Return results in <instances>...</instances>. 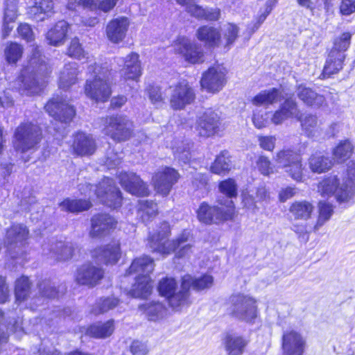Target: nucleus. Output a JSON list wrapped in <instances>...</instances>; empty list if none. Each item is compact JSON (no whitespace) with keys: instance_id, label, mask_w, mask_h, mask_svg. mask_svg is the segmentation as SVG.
<instances>
[{"instance_id":"052dcab7","label":"nucleus","mask_w":355,"mask_h":355,"mask_svg":"<svg viewBox=\"0 0 355 355\" xmlns=\"http://www.w3.org/2000/svg\"><path fill=\"white\" fill-rule=\"evenodd\" d=\"M219 190L227 196L226 200H232V198L236 197L237 195V186L232 179L221 182L219 184ZM222 199L225 200V199Z\"/></svg>"},{"instance_id":"dca6fc26","label":"nucleus","mask_w":355,"mask_h":355,"mask_svg":"<svg viewBox=\"0 0 355 355\" xmlns=\"http://www.w3.org/2000/svg\"><path fill=\"white\" fill-rule=\"evenodd\" d=\"M170 103L175 110L183 109L187 105L191 104L195 99L193 89L185 81L170 87Z\"/></svg>"},{"instance_id":"e2e57ef3","label":"nucleus","mask_w":355,"mask_h":355,"mask_svg":"<svg viewBox=\"0 0 355 355\" xmlns=\"http://www.w3.org/2000/svg\"><path fill=\"white\" fill-rule=\"evenodd\" d=\"M18 4L14 1H6L4 18L6 21H14L16 19L18 14Z\"/></svg>"},{"instance_id":"c756f323","label":"nucleus","mask_w":355,"mask_h":355,"mask_svg":"<svg viewBox=\"0 0 355 355\" xmlns=\"http://www.w3.org/2000/svg\"><path fill=\"white\" fill-rule=\"evenodd\" d=\"M249 340L236 334H228L224 339L225 349L227 355H242Z\"/></svg>"},{"instance_id":"ddd939ff","label":"nucleus","mask_w":355,"mask_h":355,"mask_svg":"<svg viewBox=\"0 0 355 355\" xmlns=\"http://www.w3.org/2000/svg\"><path fill=\"white\" fill-rule=\"evenodd\" d=\"M180 178V175L178 171L166 166L159 169L154 174L152 182L156 192L163 196H166Z\"/></svg>"},{"instance_id":"13d9d810","label":"nucleus","mask_w":355,"mask_h":355,"mask_svg":"<svg viewBox=\"0 0 355 355\" xmlns=\"http://www.w3.org/2000/svg\"><path fill=\"white\" fill-rule=\"evenodd\" d=\"M119 304V300L115 297H106L100 299L94 309L95 314L103 313L112 309Z\"/></svg>"},{"instance_id":"6e6d98bb","label":"nucleus","mask_w":355,"mask_h":355,"mask_svg":"<svg viewBox=\"0 0 355 355\" xmlns=\"http://www.w3.org/2000/svg\"><path fill=\"white\" fill-rule=\"evenodd\" d=\"M239 28L234 24L228 23L223 26L222 32L225 47L232 45L239 36Z\"/></svg>"},{"instance_id":"f257e3e1","label":"nucleus","mask_w":355,"mask_h":355,"mask_svg":"<svg viewBox=\"0 0 355 355\" xmlns=\"http://www.w3.org/2000/svg\"><path fill=\"white\" fill-rule=\"evenodd\" d=\"M89 73L93 79H88L85 86L87 96L96 101H107L111 96L110 81L112 73L108 66L91 65Z\"/></svg>"},{"instance_id":"7ed1b4c3","label":"nucleus","mask_w":355,"mask_h":355,"mask_svg":"<svg viewBox=\"0 0 355 355\" xmlns=\"http://www.w3.org/2000/svg\"><path fill=\"white\" fill-rule=\"evenodd\" d=\"M171 235L170 225L166 222L160 223L149 236V245L154 252L168 255L175 252L182 244L189 240V232L183 231L175 239L168 240Z\"/></svg>"},{"instance_id":"f704fd0d","label":"nucleus","mask_w":355,"mask_h":355,"mask_svg":"<svg viewBox=\"0 0 355 355\" xmlns=\"http://www.w3.org/2000/svg\"><path fill=\"white\" fill-rule=\"evenodd\" d=\"M69 24L65 21H58L46 33V38L49 44L53 46H60L64 42Z\"/></svg>"},{"instance_id":"8fccbe9b","label":"nucleus","mask_w":355,"mask_h":355,"mask_svg":"<svg viewBox=\"0 0 355 355\" xmlns=\"http://www.w3.org/2000/svg\"><path fill=\"white\" fill-rule=\"evenodd\" d=\"M285 173L293 180L303 182L305 167L302 164V158L300 157L293 164L284 168Z\"/></svg>"},{"instance_id":"de8ad7c7","label":"nucleus","mask_w":355,"mask_h":355,"mask_svg":"<svg viewBox=\"0 0 355 355\" xmlns=\"http://www.w3.org/2000/svg\"><path fill=\"white\" fill-rule=\"evenodd\" d=\"M23 54V47L16 42H9L4 49V56L10 64H16Z\"/></svg>"},{"instance_id":"680f3d73","label":"nucleus","mask_w":355,"mask_h":355,"mask_svg":"<svg viewBox=\"0 0 355 355\" xmlns=\"http://www.w3.org/2000/svg\"><path fill=\"white\" fill-rule=\"evenodd\" d=\"M67 53L69 57L78 60L85 57V52L76 37L72 39L70 42Z\"/></svg>"},{"instance_id":"f03ea898","label":"nucleus","mask_w":355,"mask_h":355,"mask_svg":"<svg viewBox=\"0 0 355 355\" xmlns=\"http://www.w3.org/2000/svg\"><path fill=\"white\" fill-rule=\"evenodd\" d=\"M47 73V67L39 51L31 58L28 66L22 71L18 82L19 90L27 95L37 94L42 88V77Z\"/></svg>"},{"instance_id":"79ce46f5","label":"nucleus","mask_w":355,"mask_h":355,"mask_svg":"<svg viewBox=\"0 0 355 355\" xmlns=\"http://www.w3.org/2000/svg\"><path fill=\"white\" fill-rule=\"evenodd\" d=\"M280 92L272 88L264 90L254 97L252 102L254 105H266L277 102L280 99Z\"/></svg>"},{"instance_id":"774afa93","label":"nucleus","mask_w":355,"mask_h":355,"mask_svg":"<svg viewBox=\"0 0 355 355\" xmlns=\"http://www.w3.org/2000/svg\"><path fill=\"white\" fill-rule=\"evenodd\" d=\"M148 97L154 105H159L163 103L164 98L163 97L161 89L157 86H149L148 88Z\"/></svg>"},{"instance_id":"e433bc0d","label":"nucleus","mask_w":355,"mask_h":355,"mask_svg":"<svg viewBox=\"0 0 355 355\" xmlns=\"http://www.w3.org/2000/svg\"><path fill=\"white\" fill-rule=\"evenodd\" d=\"M136 282L130 290L129 293L134 297L145 298L152 291L151 280L149 276L135 277Z\"/></svg>"},{"instance_id":"b1692460","label":"nucleus","mask_w":355,"mask_h":355,"mask_svg":"<svg viewBox=\"0 0 355 355\" xmlns=\"http://www.w3.org/2000/svg\"><path fill=\"white\" fill-rule=\"evenodd\" d=\"M93 257L105 264H115L121 257L119 243L114 241L104 247L96 248L93 252Z\"/></svg>"},{"instance_id":"1a4fd4ad","label":"nucleus","mask_w":355,"mask_h":355,"mask_svg":"<svg viewBox=\"0 0 355 355\" xmlns=\"http://www.w3.org/2000/svg\"><path fill=\"white\" fill-rule=\"evenodd\" d=\"M318 192L324 198L334 196L336 200L341 202H347L350 198L341 180L337 175H329L322 179L318 184Z\"/></svg>"},{"instance_id":"f8f14e48","label":"nucleus","mask_w":355,"mask_h":355,"mask_svg":"<svg viewBox=\"0 0 355 355\" xmlns=\"http://www.w3.org/2000/svg\"><path fill=\"white\" fill-rule=\"evenodd\" d=\"M222 123L219 114L212 109L200 113L196 121V129L200 137H210L221 130Z\"/></svg>"},{"instance_id":"bf43d9fd","label":"nucleus","mask_w":355,"mask_h":355,"mask_svg":"<svg viewBox=\"0 0 355 355\" xmlns=\"http://www.w3.org/2000/svg\"><path fill=\"white\" fill-rule=\"evenodd\" d=\"M256 164L259 172L263 175L269 176L276 173L275 166L271 163L268 157L259 156L256 162Z\"/></svg>"},{"instance_id":"6ab92c4d","label":"nucleus","mask_w":355,"mask_h":355,"mask_svg":"<svg viewBox=\"0 0 355 355\" xmlns=\"http://www.w3.org/2000/svg\"><path fill=\"white\" fill-rule=\"evenodd\" d=\"M130 26L129 19L125 17H119L110 21L105 28L107 38L113 44L122 42Z\"/></svg>"},{"instance_id":"cd10ccee","label":"nucleus","mask_w":355,"mask_h":355,"mask_svg":"<svg viewBox=\"0 0 355 355\" xmlns=\"http://www.w3.org/2000/svg\"><path fill=\"white\" fill-rule=\"evenodd\" d=\"M79 73L78 65L76 62L65 64L59 74V87L67 90L78 82Z\"/></svg>"},{"instance_id":"393cba45","label":"nucleus","mask_w":355,"mask_h":355,"mask_svg":"<svg viewBox=\"0 0 355 355\" xmlns=\"http://www.w3.org/2000/svg\"><path fill=\"white\" fill-rule=\"evenodd\" d=\"M196 36L198 40L209 47H218L223 44L220 31L211 26H202L198 28Z\"/></svg>"},{"instance_id":"4d7b16f0","label":"nucleus","mask_w":355,"mask_h":355,"mask_svg":"<svg viewBox=\"0 0 355 355\" xmlns=\"http://www.w3.org/2000/svg\"><path fill=\"white\" fill-rule=\"evenodd\" d=\"M6 139L3 137V130L0 127V171L6 176L9 175L12 172V164L3 158Z\"/></svg>"},{"instance_id":"603ef678","label":"nucleus","mask_w":355,"mask_h":355,"mask_svg":"<svg viewBox=\"0 0 355 355\" xmlns=\"http://www.w3.org/2000/svg\"><path fill=\"white\" fill-rule=\"evenodd\" d=\"M177 288V282L173 278L166 277L162 279L159 284L158 290L159 293L168 298V304L171 306V298L177 295L179 292L175 293Z\"/></svg>"},{"instance_id":"5701e85b","label":"nucleus","mask_w":355,"mask_h":355,"mask_svg":"<svg viewBox=\"0 0 355 355\" xmlns=\"http://www.w3.org/2000/svg\"><path fill=\"white\" fill-rule=\"evenodd\" d=\"M55 0H34L27 8L29 18L35 21H43L53 14Z\"/></svg>"},{"instance_id":"0e129e2a","label":"nucleus","mask_w":355,"mask_h":355,"mask_svg":"<svg viewBox=\"0 0 355 355\" xmlns=\"http://www.w3.org/2000/svg\"><path fill=\"white\" fill-rule=\"evenodd\" d=\"M352 35L349 33H343L334 42V47L331 51L343 53L346 51L350 44Z\"/></svg>"},{"instance_id":"f3484780","label":"nucleus","mask_w":355,"mask_h":355,"mask_svg":"<svg viewBox=\"0 0 355 355\" xmlns=\"http://www.w3.org/2000/svg\"><path fill=\"white\" fill-rule=\"evenodd\" d=\"M121 63L123 64V68L120 70L121 77L125 81L137 82L142 73L139 55L131 53L125 58H120L118 60V64L121 65Z\"/></svg>"},{"instance_id":"9d476101","label":"nucleus","mask_w":355,"mask_h":355,"mask_svg":"<svg viewBox=\"0 0 355 355\" xmlns=\"http://www.w3.org/2000/svg\"><path fill=\"white\" fill-rule=\"evenodd\" d=\"M89 190H94L97 198L107 206L116 208L121 204L122 198L118 188L114 185L113 180L105 178L98 186L89 184Z\"/></svg>"},{"instance_id":"39448f33","label":"nucleus","mask_w":355,"mask_h":355,"mask_svg":"<svg viewBox=\"0 0 355 355\" xmlns=\"http://www.w3.org/2000/svg\"><path fill=\"white\" fill-rule=\"evenodd\" d=\"M42 139V130L38 125L31 123H21L15 130L12 147L16 153L20 154L35 151Z\"/></svg>"},{"instance_id":"3c124183","label":"nucleus","mask_w":355,"mask_h":355,"mask_svg":"<svg viewBox=\"0 0 355 355\" xmlns=\"http://www.w3.org/2000/svg\"><path fill=\"white\" fill-rule=\"evenodd\" d=\"M60 207L62 210L75 213L87 210L91 207V203L85 200L66 199L60 204Z\"/></svg>"},{"instance_id":"20e7f679","label":"nucleus","mask_w":355,"mask_h":355,"mask_svg":"<svg viewBox=\"0 0 355 355\" xmlns=\"http://www.w3.org/2000/svg\"><path fill=\"white\" fill-rule=\"evenodd\" d=\"M218 202L221 207L212 206L206 202L200 204L196 210L200 222L206 225L218 224L234 218L235 207L232 200L218 199Z\"/></svg>"},{"instance_id":"bb28decb","label":"nucleus","mask_w":355,"mask_h":355,"mask_svg":"<svg viewBox=\"0 0 355 355\" xmlns=\"http://www.w3.org/2000/svg\"><path fill=\"white\" fill-rule=\"evenodd\" d=\"M299 112L296 101L288 98L281 104L279 109L274 112L271 121L275 125H279L288 119L297 117Z\"/></svg>"},{"instance_id":"a18cd8bd","label":"nucleus","mask_w":355,"mask_h":355,"mask_svg":"<svg viewBox=\"0 0 355 355\" xmlns=\"http://www.w3.org/2000/svg\"><path fill=\"white\" fill-rule=\"evenodd\" d=\"M300 155L290 148H284L279 150L273 159L275 162L284 168H286L288 165L293 164L297 159Z\"/></svg>"},{"instance_id":"09e8293b","label":"nucleus","mask_w":355,"mask_h":355,"mask_svg":"<svg viewBox=\"0 0 355 355\" xmlns=\"http://www.w3.org/2000/svg\"><path fill=\"white\" fill-rule=\"evenodd\" d=\"M319 215L315 225L313 227L315 231H318L331 217L334 213V207L331 204L320 202L318 204Z\"/></svg>"},{"instance_id":"2eb2a0df","label":"nucleus","mask_w":355,"mask_h":355,"mask_svg":"<svg viewBox=\"0 0 355 355\" xmlns=\"http://www.w3.org/2000/svg\"><path fill=\"white\" fill-rule=\"evenodd\" d=\"M174 50L189 63L196 64L204 61V52L202 46L191 42L187 37H179L174 44Z\"/></svg>"},{"instance_id":"412c9836","label":"nucleus","mask_w":355,"mask_h":355,"mask_svg":"<svg viewBox=\"0 0 355 355\" xmlns=\"http://www.w3.org/2000/svg\"><path fill=\"white\" fill-rule=\"evenodd\" d=\"M120 184L130 193L135 196H148L146 184L134 173H121L119 175Z\"/></svg>"},{"instance_id":"c03bdc74","label":"nucleus","mask_w":355,"mask_h":355,"mask_svg":"<svg viewBox=\"0 0 355 355\" xmlns=\"http://www.w3.org/2000/svg\"><path fill=\"white\" fill-rule=\"evenodd\" d=\"M230 166L231 160L229 153L224 150L216 157L214 162L211 166V171L220 175L229 171Z\"/></svg>"},{"instance_id":"a878e982","label":"nucleus","mask_w":355,"mask_h":355,"mask_svg":"<svg viewBox=\"0 0 355 355\" xmlns=\"http://www.w3.org/2000/svg\"><path fill=\"white\" fill-rule=\"evenodd\" d=\"M301 127L307 137L318 139L323 136L322 123L314 114H308L299 119Z\"/></svg>"},{"instance_id":"338daca9","label":"nucleus","mask_w":355,"mask_h":355,"mask_svg":"<svg viewBox=\"0 0 355 355\" xmlns=\"http://www.w3.org/2000/svg\"><path fill=\"white\" fill-rule=\"evenodd\" d=\"M268 118V114L266 112L256 111L253 114L252 122L257 128L261 129L267 125Z\"/></svg>"},{"instance_id":"c85d7f7f","label":"nucleus","mask_w":355,"mask_h":355,"mask_svg":"<svg viewBox=\"0 0 355 355\" xmlns=\"http://www.w3.org/2000/svg\"><path fill=\"white\" fill-rule=\"evenodd\" d=\"M96 148L94 139L89 135L78 133L73 144V151L78 155H92Z\"/></svg>"},{"instance_id":"ea45409f","label":"nucleus","mask_w":355,"mask_h":355,"mask_svg":"<svg viewBox=\"0 0 355 355\" xmlns=\"http://www.w3.org/2000/svg\"><path fill=\"white\" fill-rule=\"evenodd\" d=\"M149 320L157 321L162 319L166 315L164 305L158 302H146L139 306Z\"/></svg>"},{"instance_id":"864d4df0","label":"nucleus","mask_w":355,"mask_h":355,"mask_svg":"<svg viewBox=\"0 0 355 355\" xmlns=\"http://www.w3.org/2000/svg\"><path fill=\"white\" fill-rule=\"evenodd\" d=\"M157 205L153 201L140 200L139 201V214L144 221H147L151 218L155 217L157 214Z\"/></svg>"},{"instance_id":"4c0bfd02","label":"nucleus","mask_w":355,"mask_h":355,"mask_svg":"<svg viewBox=\"0 0 355 355\" xmlns=\"http://www.w3.org/2000/svg\"><path fill=\"white\" fill-rule=\"evenodd\" d=\"M114 330L113 320L105 322H96L92 324L87 331V334L94 338H105L110 336Z\"/></svg>"},{"instance_id":"4468645a","label":"nucleus","mask_w":355,"mask_h":355,"mask_svg":"<svg viewBox=\"0 0 355 355\" xmlns=\"http://www.w3.org/2000/svg\"><path fill=\"white\" fill-rule=\"evenodd\" d=\"M45 110L53 119L65 123L71 122L76 114L73 107L59 96L50 99Z\"/></svg>"},{"instance_id":"2f4dec72","label":"nucleus","mask_w":355,"mask_h":355,"mask_svg":"<svg viewBox=\"0 0 355 355\" xmlns=\"http://www.w3.org/2000/svg\"><path fill=\"white\" fill-rule=\"evenodd\" d=\"M28 231L25 226L21 224L13 225L7 231L5 243L10 248L22 245L26 240Z\"/></svg>"},{"instance_id":"4be33fe9","label":"nucleus","mask_w":355,"mask_h":355,"mask_svg":"<svg viewBox=\"0 0 355 355\" xmlns=\"http://www.w3.org/2000/svg\"><path fill=\"white\" fill-rule=\"evenodd\" d=\"M103 276L104 272L101 268L84 265L77 270L76 281L80 285L94 287L100 282Z\"/></svg>"},{"instance_id":"9b49d317","label":"nucleus","mask_w":355,"mask_h":355,"mask_svg":"<svg viewBox=\"0 0 355 355\" xmlns=\"http://www.w3.org/2000/svg\"><path fill=\"white\" fill-rule=\"evenodd\" d=\"M227 69L222 64L209 67L202 74L200 80L202 88L211 93L220 92L227 83Z\"/></svg>"},{"instance_id":"0eeeda50","label":"nucleus","mask_w":355,"mask_h":355,"mask_svg":"<svg viewBox=\"0 0 355 355\" xmlns=\"http://www.w3.org/2000/svg\"><path fill=\"white\" fill-rule=\"evenodd\" d=\"M227 310L235 318L252 322L257 316V301L247 295L234 294L230 297Z\"/></svg>"},{"instance_id":"6e6552de","label":"nucleus","mask_w":355,"mask_h":355,"mask_svg":"<svg viewBox=\"0 0 355 355\" xmlns=\"http://www.w3.org/2000/svg\"><path fill=\"white\" fill-rule=\"evenodd\" d=\"M103 132L113 140L121 142L130 139L133 135V122L125 115L107 116L104 119Z\"/></svg>"},{"instance_id":"c9c22d12","label":"nucleus","mask_w":355,"mask_h":355,"mask_svg":"<svg viewBox=\"0 0 355 355\" xmlns=\"http://www.w3.org/2000/svg\"><path fill=\"white\" fill-rule=\"evenodd\" d=\"M309 166L312 172L322 173L330 170L333 162L329 157L320 152H317L309 157Z\"/></svg>"},{"instance_id":"5fc2aeb1","label":"nucleus","mask_w":355,"mask_h":355,"mask_svg":"<svg viewBox=\"0 0 355 355\" xmlns=\"http://www.w3.org/2000/svg\"><path fill=\"white\" fill-rule=\"evenodd\" d=\"M30 294V282L27 277H21L16 281L15 297L17 302L26 300Z\"/></svg>"},{"instance_id":"69168bd1","label":"nucleus","mask_w":355,"mask_h":355,"mask_svg":"<svg viewBox=\"0 0 355 355\" xmlns=\"http://www.w3.org/2000/svg\"><path fill=\"white\" fill-rule=\"evenodd\" d=\"M277 139L275 136H258V142L261 148L268 150L272 151L275 147Z\"/></svg>"},{"instance_id":"7c9ffc66","label":"nucleus","mask_w":355,"mask_h":355,"mask_svg":"<svg viewBox=\"0 0 355 355\" xmlns=\"http://www.w3.org/2000/svg\"><path fill=\"white\" fill-rule=\"evenodd\" d=\"M44 252L57 261H66L72 257L73 249L70 243L58 241L47 249L44 248Z\"/></svg>"},{"instance_id":"a19ab883","label":"nucleus","mask_w":355,"mask_h":355,"mask_svg":"<svg viewBox=\"0 0 355 355\" xmlns=\"http://www.w3.org/2000/svg\"><path fill=\"white\" fill-rule=\"evenodd\" d=\"M345 58L344 53L331 51L323 69V74L329 76L338 72L343 68Z\"/></svg>"},{"instance_id":"aec40b11","label":"nucleus","mask_w":355,"mask_h":355,"mask_svg":"<svg viewBox=\"0 0 355 355\" xmlns=\"http://www.w3.org/2000/svg\"><path fill=\"white\" fill-rule=\"evenodd\" d=\"M306 341L300 334L291 330L284 334L282 349L285 355H302Z\"/></svg>"},{"instance_id":"49530a36","label":"nucleus","mask_w":355,"mask_h":355,"mask_svg":"<svg viewBox=\"0 0 355 355\" xmlns=\"http://www.w3.org/2000/svg\"><path fill=\"white\" fill-rule=\"evenodd\" d=\"M353 150L354 145L349 140L341 141L333 150L334 159L337 162H343L349 158Z\"/></svg>"},{"instance_id":"a211bd4d","label":"nucleus","mask_w":355,"mask_h":355,"mask_svg":"<svg viewBox=\"0 0 355 355\" xmlns=\"http://www.w3.org/2000/svg\"><path fill=\"white\" fill-rule=\"evenodd\" d=\"M89 235L94 239H100L108 234L115 228L116 221L108 214H101L94 216L91 220Z\"/></svg>"},{"instance_id":"58836bf2","label":"nucleus","mask_w":355,"mask_h":355,"mask_svg":"<svg viewBox=\"0 0 355 355\" xmlns=\"http://www.w3.org/2000/svg\"><path fill=\"white\" fill-rule=\"evenodd\" d=\"M313 205L306 200L295 201L289 208V211L295 220H306L311 218Z\"/></svg>"},{"instance_id":"72a5a7b5","label":"nucleus","mask_w":355,"mask_h":355,"mask_svg":"<svg viewBox=\"0 0 355 355\" xmlns=\"http://www.w3.org/2000/svg\"><path fill=\"white\" fill-rule=\"evenodd\" d=\"M154 269L153 260L148 257L143 256L135 259L130 265L127 275L137 274V277L149 276Z\"/></svg>"},{"instance_id":"473e14b6","label":"nucleus","mask_w":355,"mask_h":355,"mask_svg":"<svg viewBox=\"0 0 355 355\" xmlns=\"http://www.w3.org/2000/svg\"><path fill=\"white\" fill-rule=\"evenodd\" d=\"M296 92L297 97L308 106L319 108L325 102V98L322 95L317 94L312 89L304 85H300Z\"/></svg>"},{"instance_id":"423d86ee","label":"nucleus","mask_w":355,"mask_h":355,"mask_svg":"<svg viewBox=\"0 0 355 355\" xmlns=\"http://www.w3.org/2000/svg\"><path fill=\"white\" fill-rule=\"evenodd\" d=\"M213 284L214 278L209 275H204L198 278H194L189 275H184L182 279L181 290L171 298V306L175 311L180 310L182 306L189 304L190 288L197 291H201L209 289Z\"/></svg>"},{"instance_id":"37998d69","label":"nucleus","mask_w":355,"mask_h":355,"mask_svg":"<svg viewBox=\"0 0 355 355\" xmlns=\"http://www.w3.org/2000/svg\"><path fill=\"white\" fill-rule=\"evenodd\" d=\"M350 198L352 199L355 196V162H349L347 164V169L343 173L341 180Z\"/></svg>"}]
</instances>
